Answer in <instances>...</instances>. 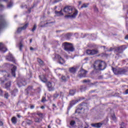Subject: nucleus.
<instances>
[{"mask_svg":"<svg viewBox=\"0 0 128 128\" xmlns=\"http://www.w3.org/2000/svg\"><path fill=\"white\" fill-rule=\"evenodd\" d=\"M32 8H34V6H32V8H29L28 10V12L29 14H30V12H32Z\"/></svg>","mask_w":128,"mask_h":128,"instance_id":"nucleus-50","label":"nucleus"},{"mask_svg":"<svg viewBox=\"0 0 128 128\" xmlns=\"http://www.w3.org/2000/svg\"><path fill=\"white\" fill-rule=\"evenodd\" d=\"M70 124L72 126H74V124H76V122L74 120H72L70 122Z\"/></svg>","mask_w":128,"mask_h":128,"instance_id":"nucleus-39","label":"nucleus"},{"mask_svg":"<svg viewBox=\"0 0 128 128\" xmlns=\"http://www.w3.org/2000/svg\"><path fill=\"white\" fill-rule=\"evenodd\" d=\"M34 120L35 122H38V124H40V122H42V118H38V117H36L34 118Z\"/></svg>","mask_w":128,"mask_h":128,"instance_id":"nucleus-23","label":"nucleus"},{"mask_svg":"<svg viewBox=\"0 0 128 128\" xmlns=\"http://www.w3.org/2000/svg\"><path fill=\"white\" fill-rule=\"evenodd\" d=\"M75 94H76V90H70V96H74Z\"/></svg>","mask_w":128,"mask_h":128,"instance_id":"nucleus-31","label":"nucleus"},{"mask_svg":"<svg viewBox=\"0 0 128 128\" xmlns=\"http://www.w3.org/2000/svg\"><path fill=\"white\" fill-rule=\"evenodd\" d=\"M112 118L113 120H116V114H114L112 115Z\"/></svg>","mask_w":128,"mask_h":128,"instance_id":"nucleus-41","label":"nucleus"},{"mask_svg":"<svg viewBox=\"0 0 128 128\" xmlns=\"http://www.w3.org/2000/svg\"><path fill=\"white\" fill-rule=\"evenodd\" d=\"M32 90V87L30 86H29L27 89L26 90Z\"/></svg>","mask_w":128,"mask_h":128,"instance_id":"nucleus-47","label":"nucleus"},{"mask_svg":"<svg viewBox=\"0 0 128 128\" xmlns=\"http://www.w3.org/2000/svg\"><path fill=\"white\" fill-rule=\"evenodd\" d=\"M36 114H37V116H40V118H41V119H42L43 116H44V114H42L41 112H37Z\"/></svg>","mask_w":128,"mask_h":128,"instance_id":"nucleus-32","label":"nucleus"},{"mask_svg":"<svg viewBox=\"0 0 128 128\" xmlns=\"http://www.w3.org/2000/svg\"><path fill=\"white\" fill-rule=\"evenodd\" d=\"M11 121L14 124H16L18 122V119L16 118V117H12L11 119Z\"/></svg>","mask_w":128,"mask_h":128,"instance_id":"nucleus-22","label":"nucleus"},{"mask_svg":"<svg viewBox=\"0 0 128 128\" xmlns=\"http://www.w3.org/2000/svg\"><path fill=\"white\" fill-rule=\"evenodd\" d=\"M6 20H4V19L2 16L0 19V32L2 30V28H4V26H6Z\"/></svg>","mask_w":128,"mask_h":128,"instance_id":"nucleus-11","label":"nucleus"},{"mask_svg":"<svg viewBox=\"0 0 128 128\" xmlns=\"http://www.w3.org/2000/svg\"><path fill=\"white\" fill-rule=\"evenodd\" d=\"M0 96H4V92L1 89H0Z\"/></svg>","mask_w":128,"mask_h":128,"instance_id":"nucleus-48","label":"nucleus"},{"mask_svg":"<svg viewBox=\"0 0 128 128\" xmlns=\"http://www.w3.org/2000/svg\"><path fill=\"white\" fill-rule=\"evenodd\" d=\"M28 26V24H26L23 27H22V28L23 30H26Z\"/></svg>","mask_w":128,"mask_h":128,"instance_id":"nucleus-40","label":"nucleus"},{"mask_svg":"<svg viewBox=\"0 0 128 128\" xmlns=\"http://www.w3.org/2000/svg\"><path fill=\"white\" fill-rule=\"evenodd\" d=\"M125 93L126 94H128V89L126 90Z\"/></svg>","mask_w":128,"mask_h":128,"instance_id":"nucleus-59","label":"nucleus"},{"mask_svg":"<svg viewBox=\"0 0 128 128\" xmlns=\"http://www.w3.org/2000/svg\"><path fill=\"white\" fill-rule=\"evenodd\" d=\"M10 78V74L6 71L0 70V80L4 78V80H8Z\"/></svg>","mask_w":128,"mask_h":128,"instance_id":"nucleus-4","label":"nucleus"},{"mask_svg":"<svg viewBox=\"0 0 128 128\" xmlns=\"http://www.w3.org/2000/svg\"><path fill=\"white\" fill-rule=\"evenodd\" d=\"M81 108L84 110H86L88 108V104L86 103H82L80 104Z\"/></svg>","mask_w":128,"mask_h":128,"instance_id":"nucleus-21","label":"nucleus"},{"mask_svg":"<svg viewBox=\"0 0 128 128\" xmlns=\"http://www.w3.org/2000/svg\"><path fill=\"white\" fill-rule=\"evenodd\" d=\"M98 80H102V76H98Z\"/></svg>","mask_w":128,"mask_h":128,"instance_id":"nucleus-56","label":"nucleus"},{"mask_svg":"<svg viewBox=\"0 0 128 128\" xmlns=\"http://www.w3.org/2000/svg\"><path fill=\"white\" fill-rule=\"evenodd\" d=\"M80 90L82 92H84V90H86V86H82L80 88Z\"/></svg>","mask_w":128,"mask_h":128,"instance_id":"nucleus-34","label":"nucleus"},{"mask_svg":"<svg viewBox=\"0 0 128 128\" xmlns=\"http://www.w3.org/2000/svg\"><path fill=\"white\" fill-rule=\"evenodd\" d=\"M41 102H46V97H42Z\"/></svg>","mask_w":128,"mask_h":128,"instance_id":"nucleus-45","label":"nucleus"},{"mask_svg":"<svg viewBox=\"0 0 128 128\" xmlns=\"http://www.w3.org/2000/svg\"><path fill=\"white\" fill-rule=\"evenodd\" d=\"M30 50H34V48H32V47H30Z\"/></svg>","mask_w":128,"mask_h":128,"instance_id":"nucleus-58","label":"nucleus"},{"mask_svg":"<svg viewBox=\"0 0 128 128\" xmlns=\"http://www.w3.org/2000/svg\"><path fill=\"white\" fill-rule=\"evenodd\" d=\"M30 108L31 110H32L33 108H34V106L32 105Z\"/></svg>","mask_w":128,"mask_h":128,"instance_id":"nucleus-54","label":"nucleus"},{"mask_svg":"<svg viewBox=\"0 0 128 128\" xmlns=\"http://www.w3.org/2000/svg\"><path fill=\"white\" fill-rule=\"evenodd\" d=\"M82 108L81 106L79 108H78L76 110V114H82Z\"/></svg>","mask_w":128,"mask_h":128,"instance_id":"nucleus-24","label":"nucleus"},{"mask_svg":"<svg viewBox=\"0 0 128 128\" xmlns=\"http://www.w3.org/2000/svg\"><path fill=\"white\" fill-rule=\"evenodd\" d=\"M88 4L87 3V4H86V3H84L82 4V5L81 6V8H88Z\"/></svg>","mask_w":128,"mask_h":128,"instance_id":"nucleus-28","label":"nucleus"},{"mask_svg":"<svg viewBox=\"0 0 128 128\" xmlns=\"http://www.w3.org/2000/svg\"><path fill=\"white\" fill-rule=\"evenodd\" d=\"M16 66H14L11 70V73L13 76L16 77Z\"/></svg>","mask_w":128,"mask_h":128,"instance_id":"nucleus-18","label":"nucleus"},{"mask_svg":"<svg viewBox=\"0 0 128 128\" xmlns=\"http://www.w3.org/2000/svg\"><path fill=\"white\" fill-rule=\"evenodd\" d=\"M3 124H4V123L2 122V121H0V126H3Z\"/></svg>","mask_w":128,"mask_h":128,"instance_id":"nucleus-57","label":"nucleus"},{"mask_svg":"<svg viewBox=\"0 0 128 128\" xmlns=\"http://www.w3.org/2000/svg\"><path fill=\"white\" fill-rule=\"evenodd\" d=\"M4 96H5L6 98H8V93L6 92L4 94Z\"/></svg>","mask_w":128,"mask_h":128,"instance_id":"nucleus-49","label":"nucleus"},{"mask_svg":"<svg viewBox=\"0 0 128 128\" xmlns=\"http://www.w3.org/2000/svg\"><path fill=\"white\" fill-rule=\"evenodd\" d=\"M64 12L66 14L65 18H76L78 14V11L76 8L72 6H67L64 8Z\"/></svg>","mask_w":128,"mask_h":128,"instance_id":"nucleus-1","label":"nucleus"},{"mask_svg":"<svg viewBox=\"0 0 128 128\" xmlns=\"http://www.w3.org/2000/svg\"><path fill=\"white\" fill-rule=\"evenodd\" d=\"M106 68V64L100 60H96L94 64V70H104Z\"/></svg>","mask_w":128,"mask_h":128,"instance_id":"nucleus-2","label":"nucleus"},{"mask_svg":"<svg viewBox=\"0 0 128 128\" xmlns=\"http://www.w3.org/2000/svg\"><path fill=\"white\" fill-rule=\"evenodd\" d=\"M23 46H24L22 45V42H20V43L19 44L20 50L22 51V48Z\"/></svg>","mask_w":128,"mask_h":128,"instance_id":"nucleus-37","label":"nucleus"},{"mask_svg":"<svg viewBox=\"0 0 128 128\" xmlns=\"http://www.w3.org/2000/svg\"><path fill=\"white\" fill-rule=\"evenodd\" d=\"M38 62L40 66H44V61H42L40 58H38Z\"/></svg>","mask_w":128,"mask_h":128,"instance_id":"nucleus-29","label":"nucleus"},{"mask_svg":"<svg viewBox=\"0 0 128 128\" xmlns=\"http://www.w3.org/2000/svg\"><path fill=\"white\" fill-rule=\"evenodd\" d=\"M86 54L89 56H94V54H98V50H88L86 51Z\"/></svg>","mask_w":128,"mask_h":128,"instance_id":"nucleus-8","label":"nucleus"},{"mask_svg":"<svg viewBox=\"0 0 128 128\" xmlns=\"http://www.w3.org/2000/svg\"><path fill=\"white\" fill-rule=\"evenodd\" d=\"M112 70L114 74H124L128 70L126 69L121 68H112Z\"/></svg>","mask_w":128,"mask_h":128,"instance_id":"nucleus-3","label":"nucleus"},{"mask_svg":"<svg viewBox=\"0 0 128 128\" xmlns=\"http://www.w3.org/2000/svg\"><path fill=\"white\" fill-rule=\"evenodd\" d=\"M124 40H128V34H127L125 36Z\"/></svg>","mask_w":128,"mask_h":128,"instance_id":"nucleus-52","label":"nucleus"},{"mask_svg":"<svg viewBox=\"0 0 128 128\" xmlns=\"http://www.w3.org/2000/svg\"><path fill=\"white\" fill-rule=\"evenodd\" d=\"M10 86V82L8 81L7 83L6 84V88H8Z\"/></svg>","mask_w":128,"mask_h":128,"instance_id":"nucleus-33","label":"nucleus"},{"mask_svg":"<svg viewBox=\"0 0 128 128\" xmlns=\"http://www.w3.org/2000/svg\"><path fill=\"white\" fill-rule=\"evenodd\" d=\"M39 77L42 82H46L47 80L44 75L40 76H39Z\"/></svg>","mask_w":128,"mask_h":128,"instance_id":"nucleus-20","label":"nucleus"},{"mask_svg":"<svg viewBox=\"0 0 128 128\" xmlns=\"http://www.w3.org/2000/svg\"><path fill=\"white\" fill-rule=\"evenodd\" d=\"M60 0H55L54 2H60Z\"/></svg>","mask_w":128,"mask_h":128,"instance_id":"nucleus-61","label":"nucleus"},{"mask_svg":"<svg viewBox=\"0 0 128 128\" xmlns=\"http://www.w3.org/2000/svg\"><path fill=\"white\" fill-rule=\"evenodd\" d=\"M69 72L71 74H76V68L74 67L70 68H69Z\"/></svg>","mask_w":128,"mask_h":128,"instance_id":"nucleus-19","label":"nucleus"},{"mask_svg":"<svg viewBox=\"0 0 128 128\" xmlns=\"http://www.w3.org/2000/svg\"><path fill=\"white\" fill-rule=\"evenodd\" d=\"M47 86H48L50 92H52V90H54V88L52 86V82H48L47 83Z\"/></svg>","mask_w":128,"mask_h":128,"instance_id":"nucleus-17","label":"nucleus"},{"mask_svg":"<svg viewBox=\"0 0 128 128\" xmlns=\"http://www.w3.org/2000/svg\"><path fill=\"white\" fill-rule=\"evenodd\" d=\"M62 82H66L67 78L64 76H62L61 78Z\"/></svg>","mask_w":128,"mask_h":128,"instance_id":"nucleus-35","label":"nucleus"},{"mask_svg":"<svg viewBox=\"0 0 128 128\" xmlns=\"http://www.w3.org/2000/svg\"><path fill=\"white\" fill-rule=\"evenodd\" d=\"M52 24H54V22H42L40 24V28H46V26H52Z\"/></svg>","mask_w":128,"mask_h":128,"instance_id":"nucleus-9","label":"nucleus"},{"mask_svg":"<svg viewBox=\"0 0 128 128\" xmlns=\"http://www.w3.org/2000/svg\"><path fill=\"white\" fill-rule=\"evenodd\" d=\"M6 59L8 62H14V56H12V55L10 53L9 54L8 56H6Z\"/></svg>","mask_w":128,"mask_h":128,"instance_id":"nucleus-15","label":"nucleus"},{"mask_svg":"<svg viewBox=\"0 0 128 128\" xmlns=\"http://www.w3.org/2000/svg\"><path fill=\"white\" fill-rule=\"evenodd\" d=\"M114 50V48H110L108 50V52H112Z\"/></svg>","mask_w":128,"mask_h":128,"instance_id":"nucleus-51","label":"nucleus"},{"mask_svg":"<svg viewBox=\"0 0 128 128\" xmlns=\"http://www.w3.org/2000/svg\"><path fill=\"white\" fill-rule=\"evenodd\" d=\"M8 49L4 46V44L2 42H0V52H6Z\"/></svg>","mask_w":128,"mask_h":128,"instance_id":"nucleus-13","label":"nucleus"},{"mask_svg":"<svg viewBox=\"0 0 128 128\" xmlns=\"http://www.w3.org/2000/svg\"><path fill=\"white\" fill-rule=\"evenodd\" d=\"M84 100V98H80L79 99L77 100H73L70 102V106H69L68 108V110H70V108L72 106H74V104H76L77 102H78L80 100Z\"/></svg>","mask_w":128,"mask_h":128,"instance_id":"nucleus-10","label":"nucleus"},{"mask_svg":"<svg viewBox=\"0 0 128 128\" xmlns=\"http://www.w3.org/2000/svg\"><path fill=\"white\" fill-rule=\"evenodd\" d=\"M86 74H88V71L81 69L78 73V78H86Z\"/></svg>","mask_w":128,"mask_h":128,"instance_id":"nucleus-6","label":"nucleus"},{"mask_svg":"<svg viewBox=\"0 0 128 128\" xmlns=\"http://www.w3.org/2000/svg\"><path fill=\"white\" fill-rule=\"evenodd\" d=\"M24 29H22V27L18 28L17 30V32L18 34H20V32H22V30Z\"/></svg>","mask_w":128,"mask_h":128,"instance_id":"nucleus-36","label":"nucleus"},{"mask_svg":"<svg viewBox=\"0 0 128 128\" xmlns=\"http://www.w3.org/2000/svg\"><path fill=\"white\" fill-rule=\"evenodd\" d=\"M34 124V122L32 120H28L26 121V124H28V126H30V124Z\"/></svg>","mask_w":128,"mask_h":128,"instance_id":"nucleus-27","label":"nucleus"},{"mask_svg":"<svg viewBox=\"0 0 128 128\" xmlns=\"http://www.w3.org/2000/svg\"><path fill=\"white\" fill-rule=\"evenodd\" d=\"M64 50H66V52H74V48L68 42H64Z\"/></svg>","mask_w":128,"mask_h":128,"instance_id":"nucleus-5","label":"nucleus"},{"mask_svg":"<svg viewBox=\"0 0 128 128\" xmlns=\"http://www.w3.org/2000/svg\"><path fill=\"white\" fill-rule=\"evenodd\" d=\"M12 4H14V2L12 0L10 1L8 4L7 8H10L12 6Z\"/></svg>","mask_w":128,"mask_h":128,"instance_id":"nucleus-26","label":"nucleus"},{"mask_svg":"<svg viewBox=\"0 0 128 128\" xmlns=\"http://www.w3.org/2000/svg\"><path fill=\"white\" fill-rule=\"evenodd\" d=\"M36 30V24H34L32 30L34 32Z\"/></svg>","mask_w":128,"mask_h":128,"instance_id":"nucleus-42","label":"nucleus"},{"mask_svg":"<svg viewBox=\"0 0 128 128\" xmlns=\"http://www.w3.org/2000/svg\"><path fill=\"white\" fill-rule=\"evenodd\" d=\"M58 93H56L55 94H54V97L55 98H58Z\"/></svg>","mask_w":128,"mask_h":128,"instance_id":"nucleus-46","label":"nucleus"},{"mask_svg":"<svg viewBox=\"0 0 128 128\" xmlns=\"http://www.w3.org/2000/svg\"><path fill=\"white\" fill-rule=\"evenodd\" d=\"M41 108H42V110H44V106H42L41 107Z\"/></svg>","mask_w":128,"mask_h":128,"instance_id":"nucleus-63","label":"nucleus"},{"mask_svg":"<svg viewBox=\"0 0 128 128\" xmlns=\"http://www.w3.org/2000/svg\"><path fill=\"white\" fill-rule=\"evenodd\" d=\"M90 82V80H83V82L84 83V84H86V82Z\"/></svg>","mask_w":128,"mask_h":128,"instance_id":"nucleus-44","label":"nucleus"},{"mask_svg":"<svg viewBox=\"0 0 128 128\" xmlns=\"http://www.w3.org/2000/svg\"><path fill=\"white\" fill-rule=\"evenodd\" d=\"M82 128V126H80V127H78V128Z\"/></svg>","mask_w":128,"mask_h":128,"instance_id":"nucleus-64","label":"nucleus"},{"mask_svg":"<svg viewBox=\"0 0 128 128\" xmlns=\"http://www.w3.org/2000/svg\"><path fill=\"white\" fill-rule=\"evenodd\" d=\"M52 106H54V108H56V104H53Z\"/></svg>","mask_w":128,"mask_h":128,"instance_id":"nucleus-62","label":"nucleus"},{"mask_svg":"<svg viewBox=\"0 0 128 128\" xmlns=\"http://www.w3.org/2000/svg\"><path fill=\"white\" fill-rule=\"evenodd\" d=\"M55 58H58L59 64H64V60L60 56L56 54L55 56Z\"/></svg>","mask_w":128,"mask_h":128,"instance_id":"nucleus-12","label":"nucleus"},{"mask_svg":"<svg viewBox=\"0 0 128 128\" xmlns=\"http://www.w3.org/2000/svg\"><path fill=\"white\" fill-rule=\"evenodd\" d=\"M60 96H62V98H64V92H60Z\"/></svg>","mask_w":128,"mask_h":128,"instance_id":"nucleus-53","label":"nucleus"},{"mask_svg":"<svg viewBox=\"0 0 128 128\" xmlns=\"http://www.w3.org/2000/svg\"><path fill=\"white\" fill-rule=\"evenodd\" d=\"M18 84L19 86V88H20V86H26V80L24 79H22L18 83Z\"/></svg>","mask_w":128,"mask_h":128,"instance_id":"nucleus-14","label":"nucleus"},{"mask_svg":"<svg viewBox=\"0 0 128 128\" xmlns=\"http://www.w3.org/2000/svg\"><path fill=\"white\" fill-rule=\"evenodd\" d=\"M55 14L58 16L64 15V14H62V10L60 11H59V12L58 11H55Z\"/></svg>","mask_w":128,"mask_h":128,"instance_id":"nucleus-25","label":"nucleus"},{"mask_svg":"<svg viewBox=\"0 0 128 128\" xmlns=\"http://www.w3.org/2000/svg\"><path fill=\"white\" fill-rule=\"evenodd\" d=\"M120 128H124V127L126 126V125H124V122H122L120 124Z\"/></svg>","mask_w":128,"mask_h":128,"instance_id":"nucleus-38","label":"nucleus"},{"mask_svg":"<svg viewBox=\"0 0 128 128\" xmlns=\"http://www.w3.org/2000/svg\"><path fill=\"white\" fill-rule=\"evenodd\" d=\"M70 36H72V34L68 33L65 35V38L66 40H69V38H70Z\"/></svg>","mask_w":128,"mask_h":128,"instance_id":"nucleus-30","label":"nucleus"},{"mask_svg":"<svg viewBox=\"0 0 128 128\" xmlns=\"http://www.w3.org/2000/svg\"><path fill=\"white\" fill-rule=\"evenodd\" d=\"M126 48H128V46L126 45H122L120 46V47H118L117 48H115V52H118V54H122L124 50H126Z\"/></svg>","mask_w":128,"mask_h":128,"instance_id":"nucleus-7","label":"nucleus"},{"mask_svg":"<svg viewBox=\"0 0 128 128\" xmlns=\"http://www.w3.org/2000/svg\"><path fill=\"white\" fill-rule=\"evenodd\" d=\"M78 4H79V6H80V4H82V1H79Z\"/></svg>","mask_w":128,"mask_h":128,"instance_id":"nucleus-60","label":"nucleus"},{"mask_svg":"<svg viewBox=\"0 0 128 128\" xmlns=\"http://www.w3.org/2000/svg\"><path fill=\"white\" fill-rule=\"evenodd\" d=\"M13 92H18V89H15Z\"/></svg>","mask_w":128,"mask_h":128,"instance_id":"nucleus-55","label":"nucleus"},{"mask_svg":"<svg viewBox=\"0 0 128 128\" xmlns=\"http://www.w3.org/2000/svg\"><path fill=\"white\" fill-rule=\"evenodd\" d=\"M102 124H103L102 123L98 122V123L92 124L91 126H93V128H102Z\"/></svg>","mask_w":128,"mask_h":128,"instance_id":"nucleus-16","label":"nucleus"},{"mask_svg":"<svg viewBox=\"0 0 128 128\" xmlns=\"http://www.w3.org/2000/svg\"><path fill=\"white\" fill-rule=\"evenodd\" d=\"M4 8V6L2 5V4H0V10H2Z\"/></svg>","mask_w":128,"mask_h":128,"instance_id":"nucleus-43","label":"nucleus"}]
</instances>
